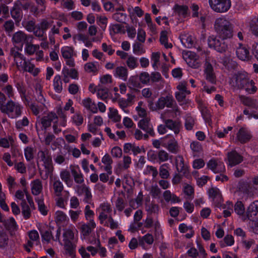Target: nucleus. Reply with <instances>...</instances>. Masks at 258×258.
Instances as JSON below:
<instances>
[{
	"label": "nucleus",
	"mask_w": 258,
	"mask_h": 258,
	"mask_svg": "<svg viewBox=\"0 0 258 258\" xmlns=\"http://www.w3.org/2000/svg\"><path fill=\"white\" fill-rule=\"evenodd\" d=\"M214 29L219 38H230L233 36V25L224 18L215 20Z\"/></svg>",
	"instance_id": "1"
},
{
	"label": "nucleus",
	"mask_w": 258,
	"mask_h": 258,
	"mask_svg": "<svg viewBox=\"0 0 258 258\" xmlns=\"http://www.w3.org/2000/svg\"><path fill=\"white\" fill-rule=\"evenodd\" d=\"M238 188L239 191L243 195L242 199L244 202L252 200L258 189V188L255 187L250 181L240 182Z\"/></svg>",
	"instance_id": "2"
},
{
	"label": "nucleus",
	"mask_w": 258,
	"mask_h": 258,
	"mask_svg": "<svg viewBox=\"0 0 258 258\" xmlns=\"http://www.w3.org/2000/svg\"><path fill=\"white\" fill-rule=\"evenodd\" d=\"M22 109L23 106L19 103L10 100L6 103V106L2 112L7 114L11 118H16L22 114Z\"/></svg>",
	"instance_id": "3"
},
{
	"label": "nucleus",
	"mask_w": 258,
	"mask_h": 258,
	"mask_svg": "<svg viewBox=\"0 0 258 258\" xmlns=\"http://www.w3.org/2000/svg\"><path fill=\"white\" fill-rule=\"evenodd\" d=\"M227 38H217L214 36H211L208 39L209 46L214 48L217 51L223 53L228 49V45L225 41Z\"/></svg>",
	"instance_id": "4"
},
{
	"label": "nucleus",
	"mask_w": 258,
	"mask_h": 258,
	"mask_svg": "<svg viewBox=\"0 0 258 258\" xmlns=\"http://www.w3.org/2000/svg\"><path fill=\"white\" fill-rule=\"evenodd\" d=\"M211 8L217 13H224L231 7L230 0H209Z\"/></svg>",
	"instance_id": "5"
},
{
	"label": "nucleus",
	"mask_w": 258,
	"mask_h": 258,
	"mask_svg": "<svg viewBox=\"0 0 258 258\" xmlns=\"http://www.w3.org/2000/svg\"><path fill=\"white\" fill-rule=\"evenodd\" d=\"M165 107L172 108L175 111H177L176 102L172 95L168 94L158 99L156 102V107L158 109H163Z\"/></svg>",
	"instance_id": "6"
},
{
	"label": "nucleus",
	"mask_w": 258,
	"mask_h": 258,
	"mask_svg": "<svg viewBox=\"0 0 258 258\" xmlns=\"http://www.w3.org/2000/svg\"><path fill=\"white\" fill-rule=\"evenodd\" d=\"M33 37L31 35H27L22 31H18L13 34L12 41V42L16 44H20L22 50L23 44H25L28 41L32 42Z\"/></svg>",
	"instance_id": "7"
},
{
	"label": "nucleus",
	"mask_w": 258,
	"mask_h": 258,
	"mask_svg": "<svg viewBox=\"0 0 258 258\" xmlns=\"http://www.w3.org/2000/svg\"><path fill=\"white\" fill-rule=\"evenodd\" d=\"M183 59L188 66L194 69H198L201 66V63L196 54L191 51H187L183 54Z\"/></svg>",
	"instance_id": "8"
},
{
	"label": "nucleus",
	"mask_w": 258,
	"mask_h": 258,
	"mask_svg": "<svg viewBox=\"0 0 258 258\" xmlns=\"http://www.w3.org/2000/svg\"><path fill=\"white\" fill-rule=\"evenodd\" d=\"M58 119L56 114L52 112H49L46 115H44L37 121V123L41 124L42 130H46L51 126V123H53L55 120Z\"/></svg>",
	"instance_id": "9"
},
{
	"label": "nucleus",
	"mask_w": 258,
	"mask_h": 258,
	"mask_svg": "<svg viewBox=\"0 0 258 258\" xmlns=\"http://www.w3.org/2000/svg\"><path fill=\"white\" fill-rule=\"evenodd\" d=\"M204 74L207 81L212 84L216 83V77L214 72L213 66L208 58L206 59L204 64Z\"/></svg>",
	"instance_id": "10"
},
{
	"label": "nucleus",
	"mask_w": 258,
	"mask_h": 258,
	"mask_svg": "<svg viewBox=\"0 0 258 258\" xmlns=\"http://www.w3.org/2000/svg\"><path fill=\"white\" fill-rule=\"evenodd\" d=\"M10 55L13 57L18 69H20L22 67L23 62L27 61L26 57L19 51V48H11L10 50Z\"/></svg>",
	"instance_id": "11"
},
{
	"label": "nucleus",
	"mask_w": 258,
	"mask_h": 258,
	"mask_svg": "<svg viewBox=\"0 0 258 258\" xmlns=\"http://www.w3.org/2000/svg\"><path fill=\"white\" fill-rule=\"evenodd\" d=\"M38 156L43 162L45 168L47 169L46 174H48L51 170V168L52 167V158L49 151L47 149L39 151L38 153Z\"/></svg>",
	"instance_id": "12"
},
{
	"label": "nucleus",
	"mask_w": 258,
	"mask_h": 258,
	"mask_svg": "<svg viewBox=\"0 0 258 258\" xmlns=\"http://www.w3.org/2000/svg\"><path fill=\"white\" fill-rule=\"evenodd\" d=\"M246 73H238L235 76V87L243 89L250 79Z\"/></svg>",
	"instance_id": "13"
},
{
	"label": "nucleus",
	"mask_w": 258,
	"mask_h": 258,
	"mask_svg": "<svg viewBox=\"0 0 258 258\" xmlns=\"http://www.w3.org/2000/svg\"><path fill=\"white\" fill-rule=\"evenodd\" d=\"M150 119L148 117H145L140 120L138 123L139 127L146 132L147 134L152 137L155 136V133L153 130V126L150 122Z\"/></svg>",
	"instance_id": "14"
},
{
	"label": "nucleus",
	"mask_w": 258,
	"mask_h": 258,
	"mask_svg": "<svg viewBox=\"0 0 258 258\" xmlns=\"http://www.w3.org/2000/svg\"><path fill=\"white\" fill-rule=\"evenodd\" d=\"M258 214V201L252 203L246 211V218L249 221L256 220Z\"/></svg>",
	"instance_id": "15"
},
{
	"label": "nucleus",
	"mask_w": 258,
	"mask_h": 258,
	"mask_svg": "<svg viewBox=\"0 0 258 258\" xmlns=\"http://www.w3.org/2000/svg\"><path fill=\"white\" fill-rule=\"evenodd\" d=\"M227 158L229 165L231 167L239 164L243 161V157L235 150L228 152Z\"/></svg>",
	"instance_id": "16"
},
{
	"label": "nucleus",
	"mask_w": 258,
	"mask_h": 258,
	"mask_svg": "<svg viewBox=\"0 0 258 258\" xmlns=\"http://www.w3.org/2000/svg\"><path fill=\"white\" fill-rule=\"evenodd\" d=\"M251 137L247 130L242 127L239 129L236 134V140L241 144H245L250 141Z\"/></svg>",
	"instance_id": "17"
},
{
	"label": "nucleus",
	"mask_w": 258,
	"mask_h": 258,
	"mask_svg": "<svg viewBox=\"0 0 258 258\" xmlns=\"http://www.w3.org/2000/svg\"><path fill=\"white\" fill-rule=\"evenodd\" d=\"M207 166L215 173L223 172L225 170L224 163L215 160H210L208 163Z\"/></svg>",
	"instance_id": "18"
},
{
	"label": "nucleus",
	"mask_w": 258,
	"mask_h": 258,
	"mask_svg": "<svg viewBox=\"0 0 258 258\" xmlns=\"http://www.w3.org/2000/svg\"><path fill=\"white\" fill-rule=\"evenodd\" d=\"M236 54L237 57L242 61H248L250 59L249 50L241 44L237 48Z\"/></svg>",
	"instance_id": "19"
},
{
	"label": "nucleus",
	"mask_w": 258,
	"mask_h": 258,
	"mask_svg": "<svg viewBox=\"0 0 258 258\" xmlns=\"http://www.w3.org/2000/svg\"><path fill=\"white\" fill-rule=\"evenodd\" d=\"M96 227V223L93 219H89L88 223L83 224L80 226V231L83 235L85 237L89 236L92 230Z\"/></svg>",
	"instance_id": "20"
},
{
	"label": "nucleus",
	"mask_w": 258,
	"mask_h": 258,
	"mask_svg": "<svg viewBox=\"0 0 258 258\" xmlns=\"http://www.w3.org/2000/svg\"><path fill=\"white\" fill-rule=\"evenodd\" d=\"M164 122L166 124L167 128L173 131L175 134H178L180 132L181 127L180 121L167 119H164Z\"/></svg>",
	"instance_id": "21"
},
{
	"label": "nucleus",
	"mask_w": 258,
	"mask_h": 258,
	"mask_svg": "<svg viewBox=\"0 0 258 258\" xmlns=\"http://www.w3.org/2000/svg\"><path fill=\"white\" fill-rule=\"evenodd\" d=\"M221 62L228 70H235L238 67V63L231 58L230 54L223 56L221 58Z\"/></svg>",
	"instance_id": "22"
},
{
	"label": "nucleus",
	"mask_w": 258,
	"mask_h": 258,
	"mask_svg": "<svg viewBox=\"0 0 258 258\" xmlns=\"http://www.w3.org/2000/svg\"><path fill=\"white\" fill-rule=\"evenodd\" d=\"M21 68L24 71L28 72L34 76H37L40 71L39 68H35V65L29 60L23 62V65Z\"/></svg>",
	"instance_id": "23"
},
{
	"label": "nucleus",
	"mask_w": 258,
	"mask_h": 258,
	"mask_svg": "<svg viewBox=\"0 0 258 258\" xmlns=\"http://www.w3.org/2000/svg\"><path fill=\"white\" fill-rule=\"evenodd\" d=\"M113 75L116 78L126 81L128 77V70L125 67H117L113 71Z\"/></svg>",
	"instance_id": "24"
},
{
	"label": "nucleus",
	"mask_w": 258,
	"mask_h": 258,
	"mask_svg": "<svg viewBox=\"0 0 258 258\" xmlns=\"http://www.w3.org/2000/svg\"><path fill=\"white\" fill-rule=\"evenodd\" d=\"M72 174L74 178L75 182L78 184H82L84 182V176L78 166H71Z\"/></svg>",
	"instance_id": "25"
},
{
	"label": "nucleus",
	"mask_w": 258,
	"mask_h": 258,
	"mask_svg": "<svg viewBox=\"0 0 258 258\" xmlns=\"http://www.w3.org/2000/svg\"><path fill=\"white\" fill-rule=\"evenodd\" d=\"M52 187L53 190V194L56 197H61L64 186L60 180L58 179L54 178L52 183Z\"/></svg>",
	"instance_id": "26"
},
{
	"label": "nucleus",
	"mask_w": 258,
	"mask_h": 258,
	"mask_svg": "<svg viewBox=\"0 0 258 258\" xmlns=\"http://www.w3.org/2000/svg\"><path fill=\"white\" fill-rule=\"evenodd\" d=\"M100 207L102 212L100 213L99 219L101 223H102L105 220L108 219V214L111 213L112 210L110 206L107 204L104 203L101 205Z\"/></svg>",
	"instance_id": "27"
},
{
	"label": "nucleus",
	"mask_w": 258,
	"mask_h": 258,
	"mask_svg": "<svg viewBox=\"0 0 258 258\" xmlns=\"http://www.w3.org/2000/svg\"><path fill=\"white\" fill-rule=\"evenodd\" d=\"M91 85L89 86L90 90L93 93L97 92V96L98 98L105 100L107 98L108 96V89L107 88H102L99 85L97 88H94L93 90H91Z\"/></svg>",
	"instance_id": "28"
},
{
	"label": "nucleus",
	"mask_w": 258,
	"mask_h": 258,
	"mask_svg": "<svg viewBox=\"0 0 258 258\" xmlns=\"http://www.w3.org/2000/svg\"><path fill=\"white\" fill-rule=\"evenodd\" d=\"M31 192L34 196L39 195L42 191L43 186L41 181L39 179L33 180L31 183Z\"/></svg>",
	"instance_id": "29"
},
{
	"label": "nucleus",
	"mask_w": 258,
	"mask_h": 258,
	"mask_svg": "<svg viewBox=\"0 0 258 258\" xmlns=\"http://www.w3.org/2000/svg\"><path fill=\"white\" fill-rule=\"evenodd\" d=\"M10 13L12 18L15 20L16 23H19L23 18L22 10L20 8L12 7L10 10Z\"/></svg>",
	"instance_id": "30"
},
{
	"label": "nucleus",
	"mask_w": 258,
	"mask_h": 258,
	"mask_svg": "<svg viewBox=\"0 0 258 258\" xmlns=\"http://www.w3.org/2000/svg\"><path fill=\"white\" fill-rule=\"evenodd\" d=\"M40 48V45L38 44H33L32 42L28 41L25 44L24 51L26 54L28 55H33L37 50H38Z\"/></svg>",
	"instance_id": "31"
},
{
	"label": "nucleus",
	"mask_w": 258,
	"mask_h": 258,
	"mask_svg": "<svg viewBox=\"0 0 258 258\" xmlns=\"http://www.w3.org/2000/svg\"><path fill=\"white\" fill-rule=\"evenodd\" d=\"M64 248L67 253L72 257H74L76 245L73 241H63Z\"/></svg>",
	"instance_id": "32"
},
{
	"label": "nucleus",
	"mask_w": 258,
	"mask_h": 258,
	"mask_svg": "<svg viewBox=\"0 0 258 258\" xmlns=\"http://www.w3.org/2000/svg\"><path fill=\"white\" fill-rule=\"evenodd\" d=\"M83 106L88 110H90L93 113H96L97 111V108L96 104L92 101L90 98H86L83 100Z\"/></svg>",
	"instance_id": "33"
},
{
	"label": "nucleus",
	"mask_w": 258,
	"mask_h": 258,
	"mask_svg": "<svg viewBox=\"0 0 258 258\" xmlns=\"http://www.w3.org/2000/svg\"><path fill=\"white\" fill-rule=\"evenodd\" d=\"M53 86L55 92L60 93L62 90V83L60 75H56L53 82Z\"/></svg>",
	"instance_id": "34"
},
{
	"label": "nucleus",
	"mask_w": 258,
	"mask_h": 258,
	"mask_svg": "<svg viewBox=\"0 0 258 258\" xmlns=\"http://www.w3.org/2000/svg\"><path fill=\"white\" fill-rule=\"evenodd\" d=\"M175 164L177 170L179 172L184 173L186 171V167L184 164V159L182 156L178 155L175 159Z\"/></svg>",
	"instance_id": "35"
},
{
	"label": "nucleus",
	"mask_w": 258,
	"mask_h": 258,
	"mask_svg": "<svg viewBox=\"0 0 258 258\" xmlns=\"http://www.w3.org/2000/svg\"><path fill=\"white\" fill-rule=\"evenodd\" d=\"M243 104L246 106H249L252 109H258V104L256 101L250 97H244L242 100Z\"/></svg>",
	"instance_id": "36"
},
{
	"label": "nucleus",
	"mask_w": 258,
	"mask_h": 258,
	"mask_svg": "<svg viewBox=\"0 0 258 258\" xmlns=\"http://www.w3.org/2000/svg\"><path fill=\"white\" fill-rule=\"evenodd\" d=\"M174 11L179 15L185 17L188 14V9L185 5H175L174 7Z\"/></svg>",
	"instance_id": "37"
},
{
	"label": "nucleus",
	"mask_w": 258,
	"mask_h": 258,
	"mask_svg": "<svg viewBox=\"0 0 258 258\" xmlns=\"http://www.w3.org/2000/svg\"><path fill=\"white\" fill-rule=\"evenodd\" d=\"M43 200V198L42 197L35 199L36 202L38 205L39 211L43 215L45 216L47 214L48 210L44 205Z\"/></svg>",
	"instance_id": "38"
},
{
	"label": "nucleus",
	"mask_w": 258,
	"mask_h": 258,
	"mask_svg": "<svg viewBox=\"0 0 258 258\" xmlns=\"http://www.w3.org/2000/svg\"><path fill=\"white\" fill-rule=\"evenodd\" d=\"M3 27L6 33L10 36L15 30L14 22L12 20L6 21L3 25Z\"/></svg>",
	"instance_id": "39"
},
{
	"label": "nucleus",
	"mask_w": 258,
	"mask_h": 258,
	"mask_svg": "<svg viewBox=\"0 0 258 258\" xmlns=\"http://www.w3.org/2000/svg\"><path fill=\"white\" fill-rule=\"evenodd\" d=\"M22 207V213L25 219H28L31 216V211L29 206L27 204L26 201H22L21 203Z\"/></svg>",
	"instance_id": "40"
},
{
	"label": "nucleus",
	"mask_w": 258,
	"mask_h": 258,
	"mask_svg": "<svg viewBox=\"0 0 258 258\" xmlns=\"http://www.w3.org/2000/svg\"><path fill=\"white\" fill-rule=\"evenodd\" d=\"M166 147L169 152L175 154L178 152V144L177 141L173 138L169 141Z\"/></svg>",
	"instance_id": "41"
},
{
	"label": "nucleus",
	"mask_w": 258,
	"mask_h": 258,
	"mask_svg": "<svg viewBox=\"0 0 258 258\" xmlns=\"http://www.w3.org/2000/svg\"><path fill=\"white\" fill-rule=\"evenodd\" d=\"M159 175L162 179H167L169 177L170 173L168 171V164H163L159 167Z\"/></svg>",
	"instance_id": "42"
},
{
	"label": "nucleus",
	"mask_w": 258,
	"mask_h": 258,
	"mask_svg": "<svg viewBox=\"0 0 258 258\" xmlns=\"http://www.w3.org/2000/svg\"><path fill=\"white\" fill-rule=\"evenodd\" d=\"M154 242V238L152 234L148 233L143 237H140L139 244L144 246L145 242L148 244H152Z\"/></svg>",
	"instance_id": "43"
},
{
	"label": "nucleus",
	"mask_w": 258,
	"mask_h": 258,
	"mask_svg": "<svg viewBox=\"0 0 258 258\" xmlns=\"http://www.w3.org/2000/svg\"><path fill=\"white\" fill-rule=\"evenodd\" d=\"M243 89H244L249 94H254L256 92L257 89L255 86L254 81L252 80L249 79Z\"/></svg>",
	"instance_id": "44"
},
{
	"label": "nucleus",
	"mask_w": 258,
	"mask_h": 258,
	"mask_svg": "<svg viewBox=\"0 0 258 258\" xmlns=\"http://www.w3.org/2000/svg\"><path fill=\"white\" fill-rule=\"evenodd\" d=\"M126 63L129 69H134L138 66V58L133 55H130L127 58Z\"/></svg>",
	"instance_id": "45"
},
{
	"label": "nucleus",
	"mask_w": 258,
	"mask_h": 258,
	"mask_svg": "<svg viewBox=\"0 0 258 258\" xmlns=\"http://www.w3.org/2000/svg\"><path fill=\"white\" fill-rule=\"evenodd\" d=\"M42 241H45L47 243H49L51 239L53 240V236L52 234V231L50 229L47 230H40Z\"/></svg>",
	"instance_id": "46"
},
{
	"label": "nucleus",
	"mask_w": 258,
	"mask_h": 258,
	"mask_svg": "<svg viewBox=\"0 0 258 258\" xmlns=\"http://www.w3.org/2000/svg\"><path fill=\"white\" fill-rule=\"evenodd\" d=\"M61 52L64 59L70 58L73 55L74 49L72 47L65 46L61 49Z\"/></svg>",
	"instance_id": "47"
},
{
	"label": "nucleus",
	"mask_w": 258,
	"mask_h": 258,
	"mask_svg": "<svg viewBox=\"0 0 258 258\" xmlns=\"http://www.w3.org/2000/svg\"><path fill=\"white\" fill-rule=\"evenodd\" d=\"M209 195L214 201L215 199L220 201L221 195L219 189L217 187H212L209 189Z\"/></svg>",
	"instance_id": "48"
},
{
	"label": "nucleus",
	"mask_w": 258,
	"mask_h": 258,
	"mask_svg": "<svg viewBox=\"0 0 258 258\" xmlns=\"http://www.w3.org/2000/svg\"><path fill=\"white\" fill-rule=\"evenodd\" d=\"M68 220L67 215L62 211H58L55 213V221L57 224H61Z\"/></svg>",
	"instance_id": "49"
},
{
	"label": "nucleus",
	"mask_w": 258,
	"mask_h": 258,
	"mask_svg": "<svg viewBox=\"0 0 258 258\" xmlns=\"http://www.w3.org/2000/svg\"><path fill=\"white\" fill-rule=\"evenodd\" d=\"M195 124V119L190 115H186L185 118L184 126L186 130H191Z\"/></svg>",
	"instance_id": "50"
},
{
	"label": "nucleus",
	"mask_w": 258,
	"mask_h": 258,
	"mask_svg": "<svg viewBox=\"0 0 258 258\" xmlns=\"http://www.w3.org/2000/svg\"><path fill=\"white\" fill-rule=\"evenodd\" d=\"M168 38L167 36V32L165 31H162L160 34V41L161 43L164 45L166 48H171L172 45L171 43H168Z\"/></svg>",
	"instance_id": "51"
},
{
	"label": "nucleus",
	"mask_w": 258,
	"mask_h": 258,
	"mask_svg": "<svg viewBox=\"0 0 258 258\" xmlns=\"http://www.w3.org/2000/svg\"><path fill=\"white\" fill-rule=\"evenodd\" d=\"M158 162L159 163L166 162L169 159V154L163 150H161L158 151Z\"/></svg>",
	"instance_id": "52"
},
{
	"label": "nucleus",
	"mask_w": 258,
	"mask_h": 258,
	"mask_svg": "<svg viewBox=\"0 0 258 258\" xmlns=\"http://www.w3.org/2000/svg\"><path fill=\"white\" fill-rule=\"evenodd\" d=\"M234 211L238 215H243L245 212V208L241 201H237L234 206Z\"/></svg>",
	"instance_id": "53"
},
{
	"label": "nucleus",
	"mask_w": 258,
	"mask_h": 258,
	"mask_svg": "<svg viewBox=\"0 0 258 258\" xmlns=\"http://www.w3.org/2000/svg\"><path fill=\"white\" fill-rule=\"evenodd\" d=\"M85 71L89 73H96L98 72V69L94 62H88L84 66Z\"/></svg>",
	"instance_id": "54"
},
{
	"label": "nucleus",
	"mask_w": 258,
	"mask_h": 258,
	"mask_svg": "<svg viewBox=\"0 0 258 258\" xmlns=\"http://www.w3.org/2000/svg\"><path fill=\"white\" fill-rule=\"evenodd\" d=\"M63 241H72L74 239V233L70 229H66L63 233Z\"/></svg>",
	"instance_id": "55"
},
{
	"label": "nucleus",
	"mask_w": 258,
	"mask_h": 258,
	"mask_svg": "<svg viewBox=\"0 0 258 258\" xmlns=\"http://www.w3.org/2000/svg\"><path fill=\"white\" fill-rule=\"evenodd\" d=\"M52 23V21L49 22L45 19H43L37 26L45 33L46 31L51 26Z\"/></svg>",
	"instance_id": "56"
},
{
	"label": "nucleus",
	"mask_w": 258,
	"mask_h": 258,
	"mask_svg": "<svg viewBox=\"0 0 258 258\" xmlns=\"http://www.w3.org/2000/svg\"><path fill=\"white\" fill-rule=\"evenodd\" d=\"M145 49L143 45L138 42H135L133 45V52L136 55H141L145 53Z\"/></svg>",
	"instance_id": "57"
},
{
	"label": "nucleus",
	"mask_w": 258,
	"mask_h": 258,
	"mask_svg": "<svg viewBox=\"0 0 258 258\" xmlns=\"http://www.w3.org/2000/svg\"><path fill=\"white\" fill-rule=\"evenodd\" d=\"M29 121L26 116H24L22 119L19 120L16 122L15 126L18 130L22 129L23 126H26L29 125Z\"/></svg>",
	"instance_id": "58"
},
{
	"label": "nucleus",
	"mask_w": 258,
	"mask_h": 258,
	"mask_svg": "<svg viewBox=\"0 0 258 258\" xmlns=\"http://www.w3.org/2000/svg\"><path fill=\"white\" fill-rule=\"evenodd\" d=\"M126 15L124 13L117 12L112 16V18L117 22L124 23L126 20Z\"/></svg>",
	"instance_id": "59"
},
{
	"label": "nucleus",
	"mask_w": 258,
	"mask_h": 258,
	"mask_svg": "<svg viewBox=\"0 0 258 258\" xmlns=\"http://www.w3.org/2000/svg\"><path fill=\"white\" fill-rule=\"evenodd\" d=\"M89 187L85 184L77 185L75 187V190L79 196L83 195Z\"/></svg>",
	"instance_id": "60"
},
{
	"label": "nucleus",
	"mask_w": 258,
	"mask_h": 258,
	"mask_svg": "<svg viewBox=\"0 0 258 258\" xmlns=\"http://www.w3.org/2000/svg\"><path fill=\"white\" fill-rule=\"evenodd\" d=\"M190 149L195 153H200L202 151L201 144L198 141H193L190 145Z\"/></svg>",
	"instance_id": "61"
},
{
	"label": "nucleus",
	"mask_w": 258,
	"mask_h": 258,
	"mask_svg": "<svg viewBox=\"0 0 258 258\" xmlns=\"http://www.w3.org/2000/svg\"><path fill=\"white\" fill-rule=\"evenodd\" d=\"M24 155L26 160L28 161L34 158V150L32 147H27L24 150Z\"/></svg>",
	"instance_id": "62"
},
{
	"label": "nucleus",
	"mask_w": 258,
	"mask_h": 258,
	"mask_svg": "<svg viewBox=\"0 0 258 258\" xmlns=\"http://www.w3.org/2000/svg\"><path fill=\"white\" fill-rule=\"evenodd\" d=\"M127 84L130 88H136L140 87V83L138 82V77L136 76H132L130 77L128 80Z\"/></svg>",
	"instance_id": "63"
},
{
	"label": "nucleus",
	"mask_w": 258,
	"mask_h": 258,
	"mask_svg": "<svg viewBox=\"0 0 258 258\" xmlns=\"http://www.w3.org/2000/svg\"><path fill=\"white\" fill-rule=\"evenodd\" d=\"M8 236L5 232L0 233V247L4 248L7 244L8 242Z\"/></svg>",
	"instance_id": "64"
}]
</instances>
